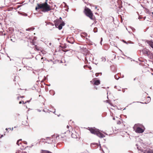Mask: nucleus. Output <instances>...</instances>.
I'll list each match as a JSON object with an SVG mask.
<instances>
[{
	"label": "nucleus",
	"mask_w": 153,
	"mask_h": 153,
	"mask_svg": "<svg viewBox=\"0 0 153 153\" xmlns=\"http://www.w3.org/2000/svg\"><path fill=\"white\" fill-rule=\"evenodd\" d=\"M71 136L72 138H77V136L74 134L72 133L71 134Z\"/></svg>",
	"instance_id": "ddd939ff"
},
{
	"label": "nucleus",
	"mask_w": 153,
	"mask_h": 153,
	"mask_svg": "<svg viewBox=\"0 0 153 153\" xmlns=\"http://www.w3.org/2000/svg\"><path fill=\"white\" fill-rule=\"evenodd\" d=\"M26 102L25 103H24V102L23 101H20L19 102V104H21L22 103H23V104H25V103H26Z\"/></svg>",
	"instance_id": "5701e85b"
},
{
	"label": "nucleus",
	"mask_w": 153,
	"mask_h": 153,
	"mask_svg": "<svg viewBox=\"0 0 153 153\" xmlns=\"http://www.w3.org/2000/svg\"><path fill=\"white\" fill-rule=\"evenodd\" d=\"M21 97H23V96H22Z\"/></svg>",
	"instance_id": "e2e57ef3"
},
{
	"label": "nucleus",
	"mask_w": 153,
	"mask_h": 153,
	"mask_svg": "<svg viewBox=\"0 0 153 153\" xmlns=\"http://www.w3.org/2000/svg\"><path fill=\"white\" fill-rule=\"evenodd\" d=\"M113 120H115V118H114V117H113Z\"/></svg>",
	"instance_id": "79ce46f5"
},
{
	"label": "nucleus",
	"mask_w": 153,
	"mask_h": 153,
	"mask_svg": "<svg viewBox=\"0 0 153 153\" xmlns=\"http://www.w3.org/2000/svg\"><path fill=\"white\" fill-rule=\"evenodd\" d=\"M137 149H139V148H138V147H137Z\"/></svg>",
	"instance_id": "6e6d98bb"
},
{
	"label": "nucleus",
	"mask_w": 153,
	"mask_h": 153,
	"mask_svg": "<svg viewBox=\"0 0 153 153\" xmlns=\"http://www.w3.org/2000/svg\"><path fill=\"white\" fill-rule=\"evenodd\" d=\"M123 41L125 43H126V44H127V42H126L124 40H123Z\"/></svg>",
	"instance_id": "c85d7f7f"
},
{
	"label": "nucleus",
	"mask_w": 153,
	"mask_h": 153,
	"mask_svg": "<svg viewBox=\"0 0 153 153\" xmlns=\"http://www.w3.org/2000/svg\"><path fill=\"white\" fill-rule=\"evenodd\" d=\"M147 98L149 99V101H150V100H151V98H150V97H147Z\"/></svg>",
	"instance_id": "cd10ccee"
},
{
	"label": "nucleus",
	"mask_w": 153,
	"mask_h": 153,
	"mask_svg": "<svg viewBox=\"0 0 153 153\" xmlns=\"http://www.w3.org/2000/svg\"><path fill=\"white\" fill-rule=\"evenodd\" d=\"M85 12L86 15L89 17L91 19H93V15L91 10L88 8H86L85 9Z\"/></svg>",
	"instance_id": "20e7f679"
},
{
	"label": "nucleus",
	"mask_w": 153,
	"mask_h": 153,
	"mask_svg": "<svg viewBox=\"0 0 153 153\" xmlns=\"http://www.w3.org/2000/svg\"><path fill=\"white\" fill-rule=\"evenodd\" d=\"M3 34H4V35H5V33H3Z\"/></svg>",
	"instance_id": "680f3d73"
},
{
	"label": "nucleus",
	"mask_w": 153,
	"mask_h": 153,
	"mask_svg": "<svg viewBox=\"0 0 153 153\" xmlns=\"http://www.w3.org/2000/svg\"><path fill=\"white\" fill-rule=\"evenodd\" d=\"M21 14L22 16H27V14L25 13H21Z\"/></svg>",
	"instance_id": "412c9836"
},
{
	"label": "nucleus",
	"mask_w": 153,
	"mask_h": 153,
	"mask_svg": "<svg viewBox=\"0 0 153 153\" xmlns=\"http://www.w3.org/2000/svg\"><path fill=\"white\" fill-rule=\"evenodd\" d=\"M133 29H134V30H135L134 28H133Z\"/></svg>",
	"instance_id": "774afa93"
},
{
	"label": "nucleus",
	"mask_w": 153,
	"mask_h": 153,
	"mask_svg": "<svg viewBox=\"0 0 153 153\" xmlns=\"http://www.w3.org/2000/svg\"><path fill=\"white\" fill-rule=\"evenodd\" d=\"M136 146H138V145L137 144H136Z\"/></svg>",
	"instance_id": "8fccbe9b"
},
{
	"label": "nucleus",
	"mask_w": 153,
	"mask_h": 153,
	"mask_svg": "<svg viewBox=\"0 0 153 153\" xmlns=\"http://www.w3.org/2000/svg\"><path fill=\"white\" fill-rule=\"evenodd\" d=\"M54 23L55 27L58 28L59 30H61L62 28V27L65 25L64 22H61L59 20L57 19L54 21Z\"/></svg>",
	"instance_id": "7ed1b4c3"
},
{
	"label": "nucleus",
	"mask_w": 153,
	"mask_h": 153,
	"mask_svg": "<svg viewBox=\"0 0 153 153\" xmlns=\"http://www.w3.org/2000/svg\"><path fill=\"white\" fill-rule=\"evenodd\" d=\"M22 139H20L17 142H16V144L18 145V146H19V144H21V143H19V142L21 141H22Z\"/></svg>",
	"instance_id": "dca6fc26"
},
{
	"label": "nucleus",
	"mask_w": 153,
	"mask_h": 153,
	"mask_svg": "<svg viewBox=\"0 0 153 153\" xmlns=\"http://www.w3.org/2000/svg\"><path fill=\"white\" fill-rule=\"evenodd\" d=\"M114 77L117 80H118L120 78V77L117 75H115Z\"/></svg>",
	"instance_id": "a211bd4d"
},
{
	"label": "nucleus",
	"mask_w": 153,
	"mask_h": 153,
	"mask_svg": "<svg viewBox=\"0 0 153 153\" xmlns=\"http://www.w3.org/2000/svg\"><path fill=\"white\" fill-rule=\"evenodd\" d=\"M135 79H134V80H135Z\"/></svg>",
	"instance_id": "69168bd1"
},
{
	"label": "nucleus",
	"mask_w": 153,
	"mask_h": 153,
	"mask_svg": "<svg viewBox=\"0 0 153 153\" xmlns=\"http://www.w3.org/2000/svg\"><path fill=\"white\" fill-rule=\"evenodd\" d=\"M146 18V17H145V16L144 17V19H145Z\"/></svg>",
	"instance_id": "3c124183"
},
{
	"label": "nucleus",
	"mask_w": 153,
	"mask_h": 153,
	"mask_svg": "<svg viewBox=\"0 0 153 153\" xmlns=\"http://www.w3.org/2000/svg\"><path fill=\"white\" fill-rule=\"evenodd\" d=\"M116 87H117V86H114V88H116L117 89H118V88H116Z\"/></svg>",
	"instance_id": "4c0bfd02"
},
{
	"label": "nucleus",
	"mask_w": 153,
	"mask_h": 153,
	"mask_svg": "<svg viewBox=\"0 0 153 153\" xmlns=\"http://www.w3.org/2000/svg\"><path fill=\"white\" fill-rule=\"evenodd\" d=\"M49 5L46 2H45L44 3L40 4H37V6L35 8V9L37 10V9H41L43 6H48Z\"/></svg>",
	"instance_id": "423d86ee"
},
{
	"label": "nucleus",
	"mask_w": 153,
	"mask_h": 153,
	"mask_svg": "<svg viewBox=\"0 0 153 153\" xmlns=\"http://www.w3.org/2000/svg\"><path fill=\"white\" fill-rule=\"evenodd\" d=\"M118 90H119V91H121V90H120V89H118Z\"/></svg>",
	"instance_id": "13d9d810"
},
{
	"label": "nucleus",
	"mask_w": 153,
	"mask_h": 153,
	"mask_svg": "<svg viewBox=\"0 0 153 153\" xmlns=\"http://www.w3.org/2000/svg\"><path fill=\"white\" fill-rule=\"evenodd\" d=\"M146 153H153V152L152 151H148Z\"/></svg>",
	"instance_id": "b1692460"
},
{
	"label": "nucleus",
	"mask_w": 153,
	"mask_h": 153,
	"mask_svg": "<svg viewBox=\"0 0 153 153\" xmlns=\"http://www.w3.org/2000/svg\"><path fill=\"white\" fill-rule=\"evenodd\" d=\"M100 84V81L99 80H97L95 81L94 84L95 85H98Z\"/></svg>",
	"instance_id": "f8f14e48"
},
{
	"label": "nucleus",
	"mask_w": 153,
	"mask_h": 153,
	"mask_svg": "<svg viewBox=\"0 0 153 153\" xmlns=\"http://www.w3.org/2000/svg\"><path fill=\"white\" fill-rule=\"evenodd\" d=\"M66 133V132H64L63 133V134H65Z\"/></svg>",
	"instance_id": "a18cd8bd"
},
{
	"label": "nucleus",
	"mask_w": 153,
	"mask_h": 153,
	"mask_svg": "<svg viewBox=\"0 0 153 153\" xmlns=\"http://www.w3.org/2000/svg\"><path fill=\"white\" fill-rule=\"evenodd\" d=\"M47 0H46V1L45 2H47Z\"/></svg>",
	"instance_id": "bf43d9fd"
},
{
	"label": "nucleus",
	"mask_w": 153,
	"mask_h": 153,
	"mask_svg": "<svg viewBox=\"0 0 153 153\" xmlns=\"http://www.w3.org/2000/svg\"><path fill=\"white\" fill-rule=\"evenodd\" d=\"M87 57H85V60H87Z\"/></svg>",
	"instance_id": "37998d69"
},
{
	"label": "nucleus",
	"mask_w": 153,
	"mask_h": 153,
	"mask_svg": "<svg viewBox=\"0 0 153 153\" xmlns=\"http://www.w3.org/2000/svg\"><path fill=\"white\" fill-rule=\"evenodd\" d=\"M91 146L92 148H97L99 146V145L98 143H93L91 144Z\"/></svg>",
	"instance_id": "6e6552de"
},
{
	"label": "nucleus",
	"mask_w": 153,
	"mask_h": 153,
	"mask_svg": "<svg viewBox=\"0 0 153 153\" xmlns=\"http://www.w3.org/2000/svg\"><path fill=\"white\" fill-rule=\"evenodd\" d=\"M142 52L143 54L147 56L149 58L152 59H153V53L146 48H144L142 50Z\"/></svg>",
	"instance_id": "f03ea898"
},
{
	"label": "nucleus",
	"mask_w": 153,
	"mask_h": 153,
	"mask_svg": "<svg viewBox=\"0 0 153 153\" xmlns=\"http://www.w3.org/2000/svg\"><path fill=\"white\" fill-rule=\"evenodd\" d=\"M97 31V27H95L94 29V33H96Z\"/></svg>",
	"instance_id": "6ab92c4d"
},
{
	"label": "nucleus",
	"mask_w": 153,
	"mask_h": 153,
	"mask_svg": "<svg viewBox=\"0 0 153 153\" xmlns=\"http://www.w3.org/2000/svg\"><path fill=\"white\" fill-rule=\"evenodd\" d=\"M69 127V126H67V128H68Z\"/></svg>",
	"instance_id": "a19ab883"
},
{
	"label": "nucleus",
	"mask_w": 153,
	"mask_h": 153,
	"mask_svg": "<svg viewBox=\"0 0 153 153\" xmlns=\"http://www.w3.org/2000/svg\"><path fill=\"white\" fill-rule=\"evenodd\" d=\"M123 92H125V91H123Z\"/></svg>",
	"instance_id": "603ef678"
},
{
	"label": "nucleus",
	"mask_w": 153,
	"mask_h": 153,
	"mask_svg": "<svg viewBox=\"0 0 153 153\" xmlns=\"http://www.w3.org/2000/svg\"><path fill=\"white\" fill-rule=\"evenodd\" d=\"M50 93L51 95H53L55 94V92L53 90H51L50 91Z\"/></svg>",
	"instance_id": "4468645a"
},
{
	"label": "nucleus",
	"mask_w": 153,
	"mask_h": 153,
	"mask_svg": "<svg viewBox=\"0 0 153 153\" xmlns=\"http://www.w3.org/2000/svg\"><path fill=\"white\" fill-rule=\"evenodd\" d=\"M100 74H102V73H100ZM99 73H96L95 74V75H96V76H97V77L98 76H99Z\"/></svg>",
	"instance_id": "393cba45"
},
{
	"label": "nucleus",
	"mask_w": 153,
	"mask_h": 153,
	"mask_svg": "<svg viewBox=\"0 0 153 153\" xmlns=\"http://www.w3.org/2000/svg\"><path fill=\"white\" fill-rule=\"evenodd\" d=\"M83 34L85 36H87V34L85 33H83Z\"/></svg>",
	"instance_id": "bb28decb"
},
{
	"label": "nucleus",
	"mask_w": 153,
	"mask_h": 153,
	"mask_svg": "<svg viewBox=\"0 0 153 153\" xmlns=\"http://www.w3.org/2000/svg\"><path fill=\"white\" fill-rule=\"evenodd\" d=\"M102 38H101V41H100V43L101 45H102Z\"/></svg>",
	"instance_id": "a878e982"
},
{
	"label": "nucleus",
	"mask_w": 153,
	"mask_h": 153,
	"mask_svg": "<svg viewBox=\"0 0 153 153\" xmlns=\"http://www.w3.org/2000/svg\"><path fill=\"white\" fill-rule=\"evenodd\" d=\"M46 140H47L46 141V142L48 143H51L53 141V138H50L49 137H46Z\"/></svg>",
	"instance_id": "9d476101"
},
{
	"label": "nucleus",
	"mask_w": 153,
	"mask_h": 153,
	"mask_svg": "<svg viewBox=\"0 0 153 153\" xmlns=\"http://www.w3.org/2000/svg\"><path fill=\"white\" fill-rule=\"evenodd\" d=\"M41 9L42 10V11L44 13L51 10V9L50 5L43 6Z\"/></svg>",
	"instance_id": "39448f33"
},
{
	"label": "nucleus",
	"mask_w": 153,
	"mask_h": 153,
	"mask_svg": "<svg viewBox=\"0 0 153 153\" xmlns=\"http://www.w3.org/2000/svg\"><path fill=\"white\" fill-rule=\"evenodd\" d=\"M38 111H39V112L41 111V110H40L39 109L38 110Z\"/></svg>",
	"instance_id": "c03bdc74"
},
{
	"label": "nucleus",
	"mask_w": 153,
	"mask_h": 153,
	"mask_svg": "<svg viewBox=\"0 0 153 153\" xmlns=\"http://www.w3.org/2000/svg\"><path fill=\"white\" fill-rule=\"evenodd\" d=\"M35 49L37 51H40L41 52L42 51V50H41V48L38 46H37L36 45L35 46Z\"/></svg>",
	"instance_id": "9b49d317"
},
{
	"label": "nucleus",
	"mask_w": 153,
	"mask_h": 153,
	"mask_svg": "<svg viewBox=\"0 0 153 153\" xmlns=\"http://www.w3.org/2000/svg\"><path fill=\"white\" fill-rule=\"evenodd\" d=\"M24 143L25 144H27V142H26V141H25V142H24Z\"/></svg>",
	"instance_id": "2f4dec72"
},
{
	"label": "nucleus",
	"mask_w": 153,
	"mask_h": 153,
	"mask_svg": "<svg viewBox=\"0 0 153 153\" xmlns=\"http://www.w3.org/2000/svg\"><path fill=\"white\" fill-rule=\"evenodd\" d=\"M55 112V111H54V112H53V113H54Z\"/></svg>",
	"instance_id": "5fc2aeb1"
},
{
	"label": "nucleus",
	"mask_w": 153,
	"mask_h": 153,
	"mask_svg": "<svg viewBox=\"0 0 153 153\" xmlns=\"http://www.w3.org/2000/svg\"><path fill=\"white\" fill-rule=\"evenodd\" d=\"M120 123H121V122L120 121H119L118 122L117 124H120Z\"/></svg>",
	"instance_id": "7c9ffc66"
},
{
	"label": "nucleus",
	"mask_w": 153,
	"mask_h": 153,
	"mask_svg": "<svg viewBox=\"0 0 153 153\" xmlns=\"http://www.w3.org/2000/svg\"><path fill=\"white\" fill-rule=\"evenodd\" d=\"M135 131L137 133H142L144 132V130L140 127H138L137 128Z\"/></svg>",
	"instance_id": "0eeeda50"
},
{
	"label": "nucleus",
	"mask_w": 153,
	"mask_h": 153,
	"mask_svg": "<svg viewBox=\"0 0 153 153\" xmlns=\"http://www.w3.org/2000/svg\"><path fill=\"white\" fill-rule=\"evenodd\" d=\"M108 92H107V94L108 95ZM107 98L108 99V95L107 96Z\"/></svg>",
	"instance_id": "e433bc0d"
},
{
	"label": "nucleus",
	"mask_w": 153,
	"mask_h": 153,
	"mask_svg": "<svg viewBox=\"0 0 153 153\" xmlns=\"http://www.w3.org/2000/svg\"><path fill=\"white\" fill-rule=\"evenodd\" d=\"M101 59L102 60V61H103L104 62H105L106 60L105 58L104 57H102L101 58Z\"/></svg>",
	"instance_id": "aec40b11"
},
{
	"label": "nucleus",
	"mask_w": 153,
	"mask_h": 153,
	"mask_svg": "<svg viewBox=\"0 0 153 153\" xmlns=\"http://www.w3.org/2000/svg\"><path fill=\"white\" fill-rule=\"evenodd\" d=\"M89 130L91 133L94 134L96 135L97 136L100 138H103L105 137V136L99 131V130L94 127H88Z\"/></svg>",
	"instance_id": "f257e3e1"
},
{
	"label": "nucleus",
	"mask_w": 153,
	"mask_h": 153,
	"mask_svg": "<svg viewBox=\"0 0 153 153\" xmlns=\"http://www.w3.org/2000/svg\"><path fill=\"white\" fill-rule=\"evenodd\" d=\"M102 88H105V87H102Z\"/></svg>",
	"instance_id": "864d4df0"
},
{
	"label": "nucleus",
	"mask_w": 153,
	"mask_h": 153,
	"mask_svg": "<svg viewBox=\"0 0 153 153\" xmlns=\"http://www.w3.org/2000/svg\"><path fill=\"white\" fill-rule=\"evenodd\" d=\"M41 56V55H40V54L39 55H37L35 57V59L37 60L38 59H39V58H40Z\"/></svg>",
	"instance_id": "f3484780"
},
{
	"label": "nucleus",
	"mask_w": 153,
	"mask_h": 153,
	"mask_svg": "<svg viewBox=\"0 0 153 153\" xmlns=\"http://www.w3.org/2000/svg\"><path fill=\"white\" fill-rule=\"evenodd\" d=\"M30 100H27V102H29L30 101Z\"/></svg>",
	"instance_id": "58836bf2"
},
{
	"label": "nucleus",
	"mask_w": 153,
	"mask_h": 153,
	"mask_svg": "<svg viewBox=\"0 0 153 153\" xmlns=\"http://www.w3.org/2000/svg\"><path fill=\"white\" fill-rule=\"evenodd\" d=\"M16 128V126L14 127V128Z\"/></svg>",
	"instance_id": "338daca9"
},
{
	"label": "nucleus",
	"mask_w": 153,
	"mask_h": 153,
	"mask_svg": "<svg viewBox=\"0 0 153 153\" xmlns=\"http://www.w3.org/2000/svg\"><path fill=\"white\" fill-rule=\"evenodd\" d=\"M141 18L140 17V16H139V17H138V19H141Z\"/></svg>",
	"instance_id": "f704fd0d"
},
{
	"label": "nucleus",
	"mask_w": 153,
	"mask_h": 153,
	"mask_svg": "<svg viewBox=\"0 0 153 153\" xmlns=\"http://www.w3.org/2000/svg\"><path fill=\"white\" fill-rule=\"evenodd\" d=\"M81 36L82 37H84V36H83L82 34H81Z\"/></svg>",
	"instance_id": "c9c22d12"
},
{
	"label": "nucleus",
	"mask_w": 153,
	"mask_h": 153,
	"mask_svg": "<svg viewBox=\"0 0 153 153\" xmlns=\"http://www.w3.org/2000/svg\"><path fill=\"white\" fill-rule=\"evenodd\" d=\"M146 42L152 48H153V42L151 41L146 40Z\"/></svg>",
	"instance_id": "1a4fd4ad"
},
{
	"label": "nucleus",
	"mask_w": 153,
	"mask_h": 153,
	"mask_svg": "<svg viewBox=\"0 0 153 153\" xmlns=\"http://www.w3.org/2000/svg\"><path fill=\"white\" fill-rule=\"evenodd\" d=\"M10 40H11L12 41V42H15V41H14L13 40V39H11Z\"/></svg>",
	"instance_id": "473e14b6"
},
{
	"label": "nucleus",
	"mask_w": 153,
	"mask_h": 153,
	"mask_svg": "<svg viewBox=\"0 0 153 153\" xmlns=\"http://www.w3.org/2000/svg\"><path fill=\"white\" fill-rule=\"evenodd\" d=\"M49 45L50 46H51V43H49Z\"/></svg>",
	"instance_id": "72a5a7b5"
},
{
	"label": "nucleus",
	"mask_w": 153,
	"mask_h": 153,
	"mask_svg": "<svg viewBox=\"0 0 153 153\" xmlns=\"http://www.w3.org/2000/svg\"><path fill=\"white\" fill-rule=\"evenodd\" d=\"M149 100H148V102H149L150 101H149Z\"/></svg>",
	"instance_id": "09e8293b"
},
{
	"label": "nucleus",
	"mask_w": 153,
	"mask_h": 153,
	"mask_svg": "<svg viewBox=\"0 0 153 153\" xmlns=\"http://www.w3.org/2000/svg\"><path fill=\"white\" fill-rule=\"evenodd\" d=\"M13 129V128H12V129H11V130L12 131Z\"/></svg>",
	"instance_id": "49530a36"
},
{
	"label": "nucleus",
	"mask_w": 153,
	"mask_h": 153,
	"mask_svg": "<svg viewBox=\"0 0 153 153\" xmlns=\"http://www.w3.org/2000/svg\"><path fill=\"white\" fill-rule=\"evenodd\" d=\"M86 66V65H84V68H85V66Z\"/></svg>",
	"instance_id": "de8ad7c7"
},
{
	"label": "nucleus",
	"mask_w": 153,
	"mask_h": 153,
	"mask_svg": "<svg viewBox=\"0 0 153 153\" xmlns=\"http://www.w3.org/2000/svg\"><path fill=\"white\" fill-rule=\"evenodd\" d=\"M8 129H10V130H11V128H6V130H7Z\"/></svg>",
	"instance_id": "c756f323"
},
{
	"label": "nucleus",
	"mask_w": 153,
	"mask_h": 153,
	"mask_svg": "<svg viewBox=\"0 0 153 153\" xmlns=\"http://www.w3.org/2000/svg\"><path fill=\"white\" fill-rule=\"evenodd\" d=\"M34 29V28H29L27 29H26V31H30V30H33Z\"/></svg>",
	"instance_id": "2eb2a0df"
},
{
	"label": "nucleus",
	"mask_w": 153,
	"mask_h": 153,
	"mask_svg": "<svg viewBox=\"0 0 153 153\" xmlns=\"http://www.w3.org/2000/svg\"><path fill=\"white\" fill-rule=\"evenodd\" d=\"M124 77V76L123 75L122 76V77Z\"/></svg>",
	"instance_id": "4d7b16f0"
},
{
	"label": "nucleus",
	"mask_w": 153,
	"mask_h": 153,
	"mask_svg": "<svg viewBox=\"0 0 153 153\" xmlns=\"http://www.w3.org/2000/svg\"><path fill=\"white\" fill-rule=\"evenodd\" d=\"M57 20H59V21H60V22H64L62 20V18H61V17H60L59 18V19H57Z\"/></svg>",
	"instance_id": "4be33fe9"
},
{
	"label": "nucleus",
	"mask_w": 153,
	"mask_h": 153,
	"mask_svg": "<svg viewBox=\"0 0 153 153\" xmlns=\"http://www.w3.org/2000/svg\"><path fill=\"white\" fill-rule=\"evenodd\" d=\"M152 75H153V73H152Z\"/></svg>",
	"instance_id": "0e129e2a"
},
{
	"label": "nucleus",
	"mask_w": 153,
	"mask_h": 153,
	"mask_svg": "<svg viewBox=\"0 0 153 153\" xmlns=\"http://www.w3.org/2000/svg\"><path fill=\"white\" fill-rule=\"evenodd\" d=\"M41 60H42L43 59V57H41Z\"/></svg>",
	"instance_id": "ea45409f"
},
{
	"label": "nucleus",
	"mask_w": 153,
	"mask_h": 153,
	"mask_svg": "<svg viewBox=\"0 0 153 153\" xmlns=\"http://www.w3.org/2000/svg\"><path fill=\"white\" fill-rule=\"evenodd\" d=\"M43 111H45L44 110H43Z\"/></svg>",
	"instance_id": "052dcab7"
}]
</instances>
